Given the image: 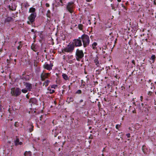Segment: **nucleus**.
Here are the masks:
<instances>
[{"label":"nucleus","mask_w":156,"mask_h":156,"mask_svg":"<svg viewBox=\"0 0 156 156\" xmlns=\"http://www.w3.org/2000/svg\"><path fill=\"white\" fill-rule=\"evenodd\" d=\"M83 43V47L85 48L88 46L90 44V38L86 34L82 35L80 37Z\"/></svg>","instance_id":"1"},{"label":"nucleus","mask_w":156,"mask_h":156,"mask_svg":"<svg viewBox=\"0 0 156 156\" xmlns=\"http://www.w3.org/2000/svg\"><path fill=\"white\" fill-rule=\"evenodd\" d=\"M21 90L19 88L12 87L11 89V94L12 96L17 97L20 94Z\"/></svg>","instance_id":"2"},{"label":"nucleus","mask_w":156,"mask_h":156,"mask_svg":"<svg viewBox=\"0 0 156 156\" xmlns=\"http://www.w3.org/2000/svg\"><path fill=\"white\" fill-rule=\"evenodd\" d=\"M76 60L79 61L80 59L83 57L84 54L82 50L77 49L76 51Z\"/></svg>","instance_id":"3"},{"label":"nucleus","mask_w":156,"mask_h":156,"mask_svg":"<svg viewBox=\"0 0 156 156\" xmlns=\"http://www.w3.org/2000/svg\"><path fill=\"white\" fill-rule=\"evenodd\" d=\"M75 46L73 44H71L67 46L65 48L63 51L67 52H72L74 49Z\"/></svg>","instance_id":"4"},{"label":"nucleus","mask_w":156,"mask_h":156,"mask_svg":"<svg viewBox=\"0 0 156 156\" xmlns=\"http://www.w3.org/2000/svg\"><path fill=\"white\" fill-rule=\"evenodd\" d=\"M73 44L74 45V46L80 47L82 46V44L80 37H79L78 39H74L73 40Z\"/></svg>","instance_id":"5"},{"label":"nucleus","mask_w":156,"mask_h":156,"mask_svg":"<svg viewBox=\"0 0 156 156\" xmlns=\"http://www.w3.org/2000/svg\"><path fill=\"white\" fill-rule=\"evenodd\" d=\"M73 2H69L68 3L66 6V9L70 13H72L73 12Z\"/></svg>","instance_id":"6"},{"label":"nucleus","mask_w":156,"mask_h":156,"mask_svg":"<svg viewBox=\"0 0 156 156\" xmlns=\"http://www.w3.org/2000/svg\"><path fill=\"white\" fill-rule=\"evenodd\" d=\"M36 17V13H31L28 17V19L31 23H32L35 20V18Z\"/></svg>","instance_id":"7"},{"label":"nucleus","mask_w":156,"mask_h":156,"mask_svg":"<svg viewBox=\"0 0 156 156\" xmlns=\"http://www.w3.org/2000/svg\"><path fill=\"white\" fill-rule=\"evenodd\" d=\"M23 83L26 89H27L28 91L31 90L32 88V86L31 84L27 82H24Z\"/></svg>","instance_id":"8"},{"label":"nucleus","mask_w":156,"mask_h":156,"mask_svg":"<svg viewBox=\"0 0 156 156\" xmlns=\"http://www.w3.org/2000/svg\"><path fill=\"white\" fill-rule=\"evenodd\" d=\"M53 66L52 65H51V63H50V64H48L45 63L43 65V67L44 69L48 70H50L52 69V67Z\"/></svg>","instance_id":"9"},{"label":"nucleus","mask_w":156,"mask_h":156,"mask_svg":"<svg viewBox=\"0 0 156 156\" xmlns=\"http://www.w3.org/2000/svg\"><path fill=\"white\" fill-rule=\"evenodd\" d=\"M49 73H42L41 75V78L42 80H44L45 79L47 78Z\"/></svg>","instance_id":"10"},{"label":"nucleus","mask_w":156,"mask_h":156,"mask_svg":"<svg viewBox=\"0 0 156 156\" xmlns=\"http://www.w3.org/2000/svg\"><path fill=\"white\" fill-rule=\"evenodd\" d=\"M14 142L16 145H21L22 144V143L21 142H20L19 139L17 138L16 140H14Z\"/></svg>","instance_id":"11"},{"label":"nucleus","mask_w":156,"mask_h":156,"mask_svg":"<svg viewBox=\"0 0 156 156\" xmlns=\"http://www.w3.org/2000/svg\"><path fill=\"white\" fill-rule=\"evenodd\" d=\"M36 11V9L35 8L33 7H31L30 8L29 12L32 13H36L35 12Z\"/></svg>","instance_id":"12"},{"label":"nucleus","mask_w":156,"mask_h":156,"mask_svg":"<svg viewBox=\"0 0 156 156\" xmlns=\"http://www.w3.org/2000/svg\"><path fill=\"white\" fill-rule=\"evenodd\" d=\"M49 82L50 81L49 80H47L46 81L43 83V86H45L46 87H47L48 85Z\"/></svg>","instance_id":"13"},{"label":"nucleus","mask_w":156,"mask_h":156,"mask_svg":"<svg viewBox=\"0 0 156 156\" xmlns=\"http://www.w3.org/2000/svg\"><path fill=\"white\" fill-rule=\"evenodd\" d=\"M48 90L49 91L47 93H50V94H51L55 92V90H52L49 88V87H48Z\"/></svg>","instance_id":"14"},{"label":"nucleus","mask_w":156,"mask_h":156,"mask_svg":"<svg viewBox=\"0 0 156 156\" xmlns=\"http://www.w3.org/2000/svg\"><path fill=\"white\" fill-rule=\"evenodd\" d=\"M62 76L63 78L65 80H67L69 79V78L67 76V75L66 74H63L62 75Z\"/></svg>","instance_id":"15"},{"label":"nucleus","mask_w":156,"mask_h":156,"mask_svg":"<svg viewBox=\"0 0 156 156\" xmlns=\"http://www.w3.org/2000/svg\"><path fill=\"white\" fill-rule=\"evenodd\" d=\"M155 55H153L151 56L150 59L152 60V62L154 63V60L155 59Z\"/></svg>","instance_id":"16"},{"label":"nucleus","mask_w":156,"mask_h":156,"mask_svg":"<svg viewBox=\"0 0 156 156\" xmlns=\"http://www.w3.org/2000/svg\"><path fill=\"white\" fill-rule=\"evenodd\" d=\"M12 18L11 17H8L5 20V21L9 22L12 20Z\"/></svg>","instance_id":"17"},{"label":"nucleus","mask_w":156,"mask_h":156,"mask_svg":"<svg viewBox=\"0 0 156 156\" xmlns=\"http://www.w3.org/2000/svg\"><path fill=\"white\" fill-rule=\"evenodd\" d=\"M83 25L81 24H79L78 25V28L81 30H82L83 29Z\"/></svg>","instance_id":"18"},{"label":"nucleus","mask_w":156,"mask_h":156,"mask_svg":"<svg viewBox=\"0 0 156 156\" xmlns=\"http://www.w3.org/2000/svg\"><path fill=\"white\" fill-rule=\"evenodd\" d=\"M28 91L26 89H23L22 90V91L23 93H27V91Z\"/></svg>","instance_id":"19"},{"label":"nucleus","mask_w":156,"mask_h":156,"mask_svg":"<svg viewBox=\"0 0 156 156\" xmlns=\"http://www.w3.org/2000/svg\"><path fill=\"white\" fill-rule=\"evenodd\" d=\"M97 43L94 42L92 44L93 48V49L95 48V47L97 46Z\"/></svg>","instance_id":"20"},{"label":"nucleus","mask_w":156,"mask_h":156,"mask_svg":"<svg viewBox=\"0 0 156 156\" xmlns=\"http://www.w3.org/2000/svg\"><path fill=\"white\" fill-rule=\"evenodd\" d=\"M142 150L144 152V153L145 154H147L145 150V147H144V146H143L142 148Z\"/></svg>","instance_id":"21"},{"label":"nucleus","mask_w":156,"mask_h":156,"mask_svg":"<svg viewBox=\"0 0 156 156\" xmlns=\"http://www.w3.org/2000/svg\"><path fill=\"white\" fill-rule=\"evenodd\" d=\"M35 47H36L35 46H31V49L33 51H37V50H36V48Z\"/></svg>","instance_id":"22"},{"label":"nucleus","mask_w":156,"mask_h":156,"mask_svg":"<svg viewBox=\"0 0 156 156\" xmlns=\"http://www.w3.org/2000/svg\"><path fill=\"white\" fill-rule=\"evenodd\" d=\"M67 101H73V99L71 97H69V98H68L67 99Z\"/></svg>","instance_id":"23"},{"label":"nucleus","mask_w":156,"mask_h":156,"mask_svg":"<svg viewBox=\"0 0 156 156\" xmlns=\"http://www.w3.org/2000/svg\"><path fill=\"white\" fill-rule=\"evenodd\" d=\"M57 87V85H53L51 86V88L55 89Z\"/></svg>","instance_id":"24"},{"label":"nucleus","mask_w":156,"mask_h":156,"mask_svg":"<svg viewBox=\"0 0 156 156\" xmlns=\"http://www.w3.org/2000/svg\"><path fill=\"white\" fill-rule=\"evenodd\" d=\"M81 92L82 91L81 90H79L76 91V93L79 94H80L81 93Z\"/></svg>","instance_id":"25"},{"label":"nucleus","mask_w":156,"mask_h":156,"mask_svg":"<svg viewBox=\"0 0 156 156\" xmlns=\"http://www.w3.org/2000/svg\"><path fill=\"white\" fill-rule=\"evenodd\" d=\"M111 7H112V9L114 10H116V9H115V8L114 7V6L113 4H111Z\"/></svg>","instance_id":"26"},{"label":"nucleus","mask_w":156,"mask_h":156,"mask_svg":"<svg viewBox=\"0 0 156 156\" xmlns=\"http://www.w3.org/2000/svg\"><path fill=\"white\" fill-rule=\"evenodd\" d=\"M22 46L21 45V44H20L17 47V49L18 50L20 49L21 48Z\"/></svg>","instance_id":"27"},{"label":"nucleus","mask_w":156,"mask_h":156,"mask_svg":"<svg viewBox=\"0 0 156 156\" xmlns=\"http://www.w3.org/2000/svg\"><path fill=\"white\" fill-rule=\"evenodd\" d=\"M50 13V11L49 10H48L47 11V16L48 17H49V16L48 15V14H49Z\"/></svg>","instance_id":"28"},{"label":"nucleus","mask_w":156,"mask_h":156,"mask_svg":"<svg viewBox=\"0 0 156 156\" xmlns=\"http://www.w3.org/2000/svg\"><path fill=\"white\" fill-rule=\"evenodd\" d=\"M31 102H33V101H36V99L35 98H33L32 100H31Z\"/></svg>","instance_id":"29"},{"label":"nucleus","mask_w":156,"mask_h":156,"mask_svg":"<svg viewBox=\"0 0 156 156\" xmlns=\"http://www.w3.org/2000/svg\"><path fill=\"white\" fill-rule=\"evenodd\" d=\"M96 65L97 66H99V62L98 61H97L96 62Z\"/></svg>","instance_id":"30"},{"label":"nucleus","mask_w":156,"mask_h":156,"mask_svg":"<svg viewBox=\"0 0 156 156\" xmlns=\"http://www.w3.org/2000/svg\"><path fill=\"white\" fill-rule=\"evenodd\" d=\"M126 136L127 137L129 138L130 137V134L129 133H127L126 134Z\"/></svg>","instance_id":"31"},{"label":"nucleus","mask_w":156,"mask_h":156,"mask_svg":"<svg viewBox=\"0 0 156 156\" xmlns=\"http://www.w3.org/2000/svg\"><path fill=\"white\" fill-rule=\"evenodd\" d=\"M28 152L27 151H26L24 153V155L25 156H27V154ZM28 153H30V152H28Z\"/></svg>","instance_id":"32"},{"label":"nucleus","mask_w":156,"mask_h":156,"mask_svg":"<svg viewBox=\"0 0 156 156\" xmlns=\"http://www.w3.org/2000/svg\"><path fill=\"white\" fill-rule=\"evenodd\" d=\"M33 126H31V128L30 129V132H32V131L33 130Z\"/></svg>","instance_id":"33"},{"label":"nucleus","mask_w":156,"mask_h":156,"mask_svg":"<svg viewBox=\"0 0 156 156\" xmlns=\"http://www.w3.org/2000/svg\"><path fill=\"white\" fill-rule=\"evenodd\" d=\"M45 5L47 7H48L49 6V4L48 3H46Z\"/></svg>","instance_id":"34"},{"label":"nucleus","mask_w":156,"mask_h":156,"mask_svg":"<svg viewBox=\"0 0 156 156\" xmlns=\"http://www.w3.org/2000/svg\"><path fill=\"white\" fill-rule=\"evenodd\" d=\"M152 93V92L149 91V92L148 93V94L151 95V94Z\"/></svg>","instance_id":"35"},{"label":"nucleus","mask_w":156,"mask_h":156,"mask_svg":"<svg viewBox=\"0 0 156 156\" xmlns=\"http://www.w3.org/2000/svg\"><path fill=\"white\" fill-rule=\"evenodd\" d=\"M132 62L133 64L135 65V61H134V60H133L132 61Z\"/></svg>","instance_id":"36"},{"label":"nucleus","mask_w":156,"mask_h":156,"mask_svg":"<svg viewBox=\"0 0 156 156\" xmlns=\"http://www.w3.org/2000/svg\"><path fill=\"white\" fill-rule=\"evenodd\" d=\"M31 31L32 32H37V31L36 30L35 31H34V29H32L31 30Z\"/></svg>","instance_id":"37"},{"label":"nucleus","mask_w":156,"mask_h":156,"mask_svg":"<svg viewBox=\"0 0 156 156\" xmlns=\"http://www.w3.org/2000/svg\"><path fill=\"white\" fill-rule=\"evenodd\" d=\"M119 126H120L119 125H116V129H118Z\"/></svg>","instance_id":"38"},{"label":"nucleus","mask_w":156,"mask_h":156,"mask_svg":"<svg viewBox=\"0 0 156 156\" xmlns=\"http://www.w3.org/2000/svg\"><path fill=\"white\" fill-rule=\"evenodd\" d=\"M86 1L87 2H90L92 0H86Z\"/></svg>","instance_id":"39"},{"label":"nucleus","mask_w":156,"mask_h":156,"mask_svg":"<svg viewBox=\"0 0 156 156\" xmlns=\"http://www.w3.org/2000/svg\"><path fill=\"white\" fill-rule=\"evenodd\" d=\"M2 106L1 105H0V111H1L2 110Z\"/></svg>","instance_id":"40"},{"label":"nucleus","mask_w":156,"mask_h":156,"mask_svg":"<svg viewBox=\"0 0 156 156\" xmlns=\"http://www.w3.org/2000/svg\"><path fill=\"white\" fill-rule=\"evenodd\" d=\"M143 96H140V99H141V101H142V100L143 99Z\"/></svg>","instance_id":"41"},{"label":"nucleus","mask_w":156,"mask_h":156,"mask_svg":"<svg viewBox=\"0 0 156 156\" xmlns=\"http://www.w3.org/2000/svg\"><path fill=\"white\" fill-rule=\"evenodd\" d=\"M28 24H30V23H31L30 22V21H28L27 22Z\"/></svg>","instance_id":"42"},{"label":"nucleus","mask_w":156,"mask_h":156,"mask_svg":"<svg viewBox=\"0 0 156 156\" xmlns=\"http://www.w3.org/2000/svg\"><path fill=\"white\" fill-rule=\"evenodd\" d=\"M119 3H118L116 5V8H118V6H119Z\"/></svg>","instance_id":"43"},{"label":"nucleus","mask_w":156,"mask_h":156,"mask_svg":"<svg viewBox=\"0 0 156 156\" xmlns=\"http://www.w3.org/2000/svg\"><path fill=\"white\" fill-rule=\"evenodd\" d=\"M83 100H82V99H81V100L80 101V103H81V102H83Z\"/></svg>","instance_id":"44"},{"label":"nucleus","mask_w":156,"mask_h":156,"mask_svg":"<svg viewBox=\"0 0 156 156\" xmlns=\"http://www.w3.org/2000/svg\"><path fill=\"white\" fill-rule=\"evenodd\" d=\"M117 1L118 2H121V0H117Z\"/></svg>","instance_id":"45"},{"label":"nucleus","mask_w":156,"mask_h":156,"mask_svg":"<svg viewBox=\"0 0 156 156\" xmlns=\"http://www.w3.org/2000/svg\"><path fill=\"white\" fill-rule=\"evenodd\" d=\"M40 120H41V119L42 118V116H41L40 117Z\"/></svg>","instance_id":"46"},{"label":"nucleus","mask_w":156,"mask_h":156,"mask_svg":"<svg viewBox=\"0 0 156 156\" xmlns=\"http://www.w3.org/2000/svg\"><path fill=\"white\" fill-rule=\"evenodd\" d=\"M122 7H124V5H123V4H122Z\"/></svg>","instance_id":"47"},{"label":"nucleus","mask_w":156,"mask_h":156,"mask_svg":"<svg viewBox=\"0 0 156 156\" xmlns=\"http://www.w3.org/2000/svg\"><path fill=\"white\" fill-rule=\"evenodd\" d=\"M14 125H15V126H16V122L15 123Z\"/></svg>","instance_id":"48"},{"label":"nucleus","mask_w":156,"mask_h":156,"mask_svg":"<svg viewBox=\"0 0 156 156\" xmlns=\"http://www.w3.org/2000/svg\"><path fill=\"white\" fill-rule=\"evenodd\" d=\"M135 112V111L134 110V111H133V113H134V112Z\"/></svg>","instance_id":"49"},{"label":"nucleus","mask_w":156,"mask_h":156,"mask_svg":"<svg viewBox=\"0 0 156 156\" xmlns=\"http://www.w3.org/2000/svg\"><path fill=\"white\" fill-rule=\"evenodd\" d=\"M154 4L155 5H156V3L155 2H154Z\"/></svg>","instance_id":"50"},{"label":"nucleus","mask_w":156,"mask_h":156,"mask_svg":"<svg viewBox=\"0 0 156 156\" xmlns=\"http://www.w3.org/2000/svg\"><path fill=\"white\" fill-rule=\"evenodd\" d=\"M104 99L105 101H106V99H105V98H104Z\"/></svg>","instance_id":"51"},{"label":"nucleus","mask_w":156,"mask_h":156,"mask_svg":"<svg viewBox=\"0 0 156 156\" xmlns=\"http://www.w3.org/2000/svg\"><path fill=\"white\" fill-rule=\"evenodd\" d=\"M20 43H21V42H20L19 43V44H20Z\"/></svg>","instance_id":"52"},{"label":"nucleus","mask_w":156,"mask_h":156,"mask_svg":"<svg viewBox=\"0 0 156 156\" xmlns=\"http://www.w3.org/2000/svg\"><path fill=\"white\" fill-rule=\"evenodd\" d=\"M89 22L90 21V20H89Z\"/></svg>","instance_id":"53"},{"label":"nucleus","mask_w":156,"mask_h":156,"mask_svg":"<svg viewBox=\"0 0 156 156\" xmlns=\"http://www.w3.org/2000/svg\"><path fill=\"white\" fill-rule=\"evenodd\" d=\"M155 94H156V92H155Z\"/></svg>","instance_id":"54"},{"label":"nucleus","mask_w":156,"mask_h":156,"mask_svg":"<svg viewBox=\"0 0 156 156\" xmlns=\"http://www.w3.org/2000/svg\"><path fill=\"white\" fill-rule=\"evenodd\" d=\"M131 0H130V1H131Z\"/></svg>","instance_id":"55"}]
</instances>
